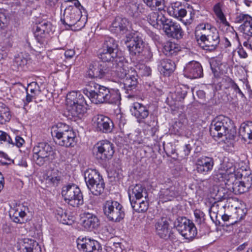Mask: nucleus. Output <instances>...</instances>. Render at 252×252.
I'll return each mask as SVG.
<instances>
[{
  "label": "nucleus",
  "instance_id": "nucleus-1",
  "mask_svg": "<svg viewBox=\"0 0 252 252\" xmlns=\"http://www.w3.org/2000/svg\"><path fill=\"white\" fill-rule=\"evenodd\" d=\"M234 172L233 163L224 160L218 169L215 171L213 178L216 181L224 182L226 188L235 194L248 191L242 181L237 180Z\"/></svg>",
  "mask_w": 252,
  "mask_h": 252
},
{
  "label": "nucleus",
  "instance_id": "nucleus-2",
  "mask_svg": "<svg viewBox=\"0 0 252 252\" xmlns=\"http://www.w3.org/2000/svg\"><path fill=\"white\" fill-rule=\"evenodd\" d=\"M118 62L119 64H117L120 68L115 72L117 76L123 79L124 88L126 93L128 94L127 97L131 98L134 95L133 91L137 85V72L132 69H128L125 58H121Z\"/></svg>",
  "mask_w": 252,
  "mask_h": 252
},
{
  "label": "nucleus",
  "instance_id": "nucleus-3",
  "mask_svg": "<svg viewBox=\"0 0 252 252\" xmlns=\"http://www.w3.org/2000/svg\"><path fill=\"white\" fill-rule=\"evenodd\" d=\"M210 131L214 137L220 138L224 136L228 139H233L236 134V130L231 120L223 115L219 116L212 121Z\"/></svg>",
  "mask_w": 252,
  "mask_h": 252
},
{
  "label": "nucleus",
  "instance_id": "nucleus-4",
  "mask_svg": "<svg viewBox=\"0 0 252 252\" xmlns=\"http://www.w3.org/2000/svg\"><path fill=\"white\" fill-rule=\"evenodd\" d=\"M87 18L83 17L80 9L76 7L69 6L63 12L61 21L67 30L79 31L83 28L87 22Z\"/></svg>",
  "mask_w": 252,
  "mask_h": 252
},
{
  "label": "nucleus",
  "instance_id": "nucleus-5",
  "mask_svg": "<svg viewBox=\"0 0 252 252\" xmlns=\"http://www.w3.org/2000/svg\"><path fill=\"white\" fill-rule=\"evenodd\" d=\"M55 157V151L48 143L40 142L33 148L32 160L38 166L51 163Z\"/></svg>",
  "mask_w": 252,
  "mask_h": 252
},
{
  "label": "nucleus",
  "instance_id": "nucleus-6",
  "mask_svg": "<svg viewBox=\"0 0 252 252\" xmlns=\"http://www.w3.org/2000/svg\"><path fill=\"white\" fill-rule=\"evenodd\" d=\"M62 194L65 202L73 207H78L84 203L82 193L75 184L64 186L62 188Z\"/></svg>",
  "mask_w": 252,
  "mask_h": 252
},
{
  "label": "nucleus",
  "instance_id": "nucleus-7",
  "mask_svg": "<svg viewBox=\"0 0 252 252\" xmlns=\"http://www.w3.org/2000/svg\"><path fill=\"white\" fill-rule=\"evenodd\" d=\"M195 36L199 46L207 51H214L220 42L219 32L216 28H213L208 33H201L200 36Z\"/></svg>",
  "mask_w": 252,
  "mask_h": 252
},
{
  "label": "nucleus",
  "instance_id": "nucleus-8",
  "mask_svg": "<svg viewBox=\"0 0 252 252\" xmlns=\"http://www.w3.org/2000/svg\"><path fill=\"white\" fill-rule=\"evenodd\" d=\"M104 215L110 221L120 222L125 216L123 206L117 201L108 200L103 205Z\"/></svg>",
  "mask_w": 252,
  "mask_h": 252
},
{
  "label": "nucleus",
  "instance_id": "nucleus-9",
  "mask_svg": "<svg viewBox=\"0 0 252 252\" xmlns=\"http://www.w3.org/2000/svg\"><path fill=\"white\" fill-rule=\"evenodd\" d=\"M51 32H52V25L50 22L43 21L37 25L34 36L38 44L37 46L40 49H43L48 44Z\"/></svg>",
  "mask_w": 252,
  "mask_h": 252
},
{
  "label": "nucleus",
  "instance_id": "nucleus-10",
  "mask_svg": "<svg viewBox=\"0 0 252 252\" xmlns=\"http://www.w3.org/2000/svg\"><path fill=\"white\" fill-rule=\"evenodd\" d=\"M96 158L102 161L111 159L114 153V147L110 141L105 140L98 142L94 147Z\"/></svg>",
  "mask_w": 252,
  "mask_h": 252
},
{
  "label": "nucleus",
  "instance_id": "nucleus-11",
  "mask_svg": "<svg viewBox=\"0 0 252 252\" xmlns=\"http://www.w3.org/2000/svg\"><path fill=\"white\" fill-rule=\"evenodd\" d=\"M180 194V190L177 184L170 179L165 181L159 192V199L162 202L172 200Z\"/></svg>",
  "mask_w": 252,
  "mask_h": 252
},
{
  "label": "nucleus",
  "instance_id": "nucleus-12",
  "mask_svg": "<svg viewBox=\"0 0 252 252\" xmlns=\"http://www.w3.org/2000/svg\"><path fill=\"white\" fill-rule=\"evenodd\" d=\"M97 103L96 104L108 103L111 104H118L121 98L118 90L107 88L104 86L101 88Z\"/></svg>",
  "mask_w": 252,
  "mask_h": 252
},
{
  "label": "nucleus",
  "instance_id": "nucleus-13",
  "mask_svg": "<svg viewBox=\"0 0 252 252\" xmlns=\"http://www.w3.org/2000/svg\"><path fill=\"white\" fill-rule=\"evenodd\" d=\"M98 57L102 60L101 62L106 63L109 68H111L114 71L120 68L118 60L121 58H125L123 56L118 55V52L114 51H110L102 48L100 49Z\"/></svg>",
  "mask_w": 252,
  "mask_h": 252
},
{
  "label": "nucleus",
  "instance_id": "nucleus-14",
  "mask_svg": "<svg viewBox=\"0 0 252 252\" xmlns=\"http://www.w3.org/2000/svg\"><path fill=\"white\" fill-rule=\"evenodd\" d=\"M125 43L132 55L139 54L143 48V41L141 37L135 33H128L126 35Z\"/></svg>",
  "mask_w": 252,
  "mask_h": 252
},
{
  "label": "nucleus",
  "instance_id": "nucleus-15",
  "mask_svg": "<svg viewBox=\"0 0 252 252\" xmlns=\"http://www.w3.org/2000/svg\"><path fill=\"white\" fill-rule=\"evenodd\" d=\"M176 229L187 239H192L197 235L196 228L194 223L186 218L178 221Z\"/></svg>",
  "mask_w": 252,
  "mask_h": 252
},
{
  "label": "nucleus",
  "instance_id": "nucleus-16",
  "mask_svg": "<svg viewBox=\"0 0 252 252\" xmlns=\"http://www.w3.org/2000/svg\"><path fill=\"white\" fill-rule=\"evenodd\" d=\"M110 71L106 63L93 61L89 65L86 75L89 78H103Z\"/></svg>",
  "mask_w": 252,
  "mask_h": 252
},
{
  "label": "nucleus",
  "instance_id": "nucleus-17",
  "mask_svg": "<svg viewBox=\"0 0 252 252\" xmlns=\"http://www.w3.org/2000/svg\"><path fill=\"white\" fill-rule=\"evenodd\" d=\"M156 234L160 238L165 240L168 239L175 240L176 237L174 233L169 228V223L166 218H161L155 223Z\"/></svg>",
  "mask_w": 252,
  "mask_h": 252
},
{
  "label": "nucleus",
  "instance_id": "nucleus-18",
  "mask_svg": "<svg viewBox=\"0 0 252 252\" xmlns=\"http://www.w3.org/2000/svg\"><path fill=\"white\" fill-rule=\"evenodd\" d=\"M214 164L215 161L213 158L202 156L195 160V170L199 174L207 175L213 170Z\"/></svg>",
  "mask_w": 252,
  "mask_h": 252
},
{
  "label": "nucleus",
  "instance_id": "nucleus-19",
  "mask_svg": "<svg viewBox=\"0 0 252 252\" xmlns=\"http://www.w3.org/2000/svg\"><path fill=\"white\" fill-rule=\"evenodd\" d=\"M129 21L125 18L116 17L110 27L112 32L118 34H126L131 33Z\"/></svg>",
  "mask_w": 252,
  "mask_h": 252
},
{
  "label": "nucleus",
  "instance_id": "nucleus-20",
  "mask_svg": "<svg viewBox=\"0 0 252 252\" xmlns=\"http://www.w3.org/2000/svg\"><path fill=\"white\" fill-rule=\"evenodd\" d=\"M77 247L82 252H100L101 247L97 241L89 238H78Z\"/></svg>",
  "mask_w": 252,
  "mask_h": 252
},
{
  "label": "nucleus",
  "instance_id": "nucleus-21",
  "mask_svg": "<svg viewBox=\"0 0 252 252\" xmlns=\"http://www.w3.org/2000/svg\"><path fill=\"white\" fill-rule=\"evenodd\" d=\"M185 77L190 79H196L203 76V68L199 63L192 61L187 63L184 69Z\"/></svg>",
  "mask_w": 252,
  "mask_h": 252
},
{
  "label": "nucleus",
  "instance_id": "nucleus-22",
  "mask_svg": "<svg viewBox=\"0 0 252 252\" xmlns=\"http://www.w3.org/2000/svg\"><path fill=\"white\" fill-rule=\"evenodd\" d=\"M104 86L99 85L94 81H91L86 83L85 88L83 90V92L91 100V101L96 104L98 97L101 92V88Z\"/></svg>",
  "mask_w": 252,
  "mask_h": 252
},
{
  "label": "nucleus",
  "instance_id": "nucleus-23",
  "mask_svg": "<svg viewBox=\"0 0 252 252\" xmlns=\"http://www.w3.org/2000/svg\"><path fill=\"white\" fill-rule=\"evenodd\" d=\"M164 32L169 37L177 39H181L183 36V31L180 25L171 20L166 21L163 28Z\"/></svg>",
  "mask_w": 252,
  "mask_h": 252
},
{
  "label": "nucleus",
  "instance_id": "nucleus-24",
  "mask_svg": "<svg viewBox=\"0 0 252 252\" xmlns=\"http://www.w3.org/2000/svg\"><path fill=\"white\" fill-rule=\"evenodd\" d=\"M131 114L136 119L139 123L144 122V120L148 117L149 111L148 108L143 104L134 102L130 109Z\"/></svg>",
  "mask_w": 252,
  "mask_h": 252
},
{
  "label": "nucleus",
  "instance_id": "nucleus-25",
  "mask_svg": "<svg viewBox=\"0 0 252 252\" xmlns=\"http://www.w3.org/2000/svg\"><path fill=\"white\" fill-rule=\"evenodd\" d=\"M97 130L103 133L111 132L113 128V123L108 117L100 115H98L94 121Z\"/></svg>",
  "mask_w": 252,
  "mask_h": 252
},
{
  "label": "nucleus",
  "instance_id": "nucleus-26",
  "mask_svg": "<svg viewBox=\"0 0 252 252\" xmlns=\"http://www.w3.org/2000/svg\"><path fill=\"white\" fill-rule=\"evenodd\" d=\"M83 226L88 231L96 229L99 225V220L97 216L89 212H84L82 214Z\"/></svg>",
  "mask_w": 252,
  "mask_h": 252
},
{
  "label": "nucleus",
  "instance_id": "nucleus-27",
  "mask_svg": "<svg viewBox=\"0 0 252 252\" xmlns=\"http://www.w3.org/2000/svg\"><path fill=\"white\" fill-rule=\"evenodd\" d=\"M236 22L241 24L240 30L247 35L252 34V18L248 14H240L236 18Z\"/></svg>",
  "mask_w": 252,
  "mask_h": 252
},
{
  "label": "nucleus",
  "instance_id": "nucleus-28",
  "mask_svg": "<svg viewBox=\"0 0 252 252\" xmlns=\"http://www.w3.org/2000/svg\"><path fill=\"white\" fill-rule=\"evenodd\" d=\"M29 212L27 206L19 205L16 208H12L10 210L9 216L14 222L22 223L25 220V217Z\"/></svg>",
  "mask_w": 252,
  "mask_h": 252
},
{
  "label": "nucleus",
  "instance_id": "nucleus-29",
  "mask_svg": "<svg viewBox=\"0 0 252 252\" xmlns=\"http://www.w3.org/2000/svg\"><path fill=\"white\" fill-rule=\"evenodd\" d=\"M128 196L130 202L136 200H139L144 197L145 199L148 196L147 192L145 187L141 184H136L131 186L128 189Z\"/></svg>",
  "mask_w": 252,
  "mask_h": 252
},
{
  "label": "nucleus",
  "instance_id": "nucleus-30",
  "mask_svg": "<svg viewBox=\"0 0 252 252\" xmlns=\"http://www.w3.org/2000/svg\"><path fill=\"white\" fill-rule=\"evenodd\" d=\"M67 106L87 104L83 95L79 92L72 91L69 93L66 97Z\"/></svg>",
  "mask_w": 252,
  "mask_h": 252
},
{
  "label": "nucleus",
  "instance_id": "nucleus-31",
  "mask_svg": "<svg viewBox=\"0 0 252 252\" xmlns=\"http://www.w3.org/2000/svg\"><path fill=\"white\" fill-rule=\"evenodd\" d=\"M75 133L72 130L69 131V132L65 133L61 137L56 139L55 142L62 146H65L66 147H73L75 144Z\"/></svg>",
  "mask_w": 252,
  "mask_h": 252
},
{
  "label": "nucleus",
  "instance_id": "nucleus-32",
  "mask_svg": "<svg viewBox=\"0 0 252 252\" xmlns=\"http://www.w3.org/2000/svg\"><path fill=\"white\" fill-rule=\"evenodd\" d=\"M72 130V128L69 125L63 123H58L52 126L51 128V134L56 139Z\"/></svg>",
  "mask_w": 252,
  "mask_h": 252
},
{
  "label": "nucleus",
  "instance_id": "nucleus-33",
  "mask_svg": "<svg viewBox=\"0 0 252 252\" xmlns=\"http://www.w3.org/2000/svg\"><path fill=\"white\" fill-rule=\"evenodd\" d=\"M62 173L58 170L48 172L45 178L46 184L49 187L58 186L62 180Z\"/></svg>",
  "mask_w": 252,
  "mask_h": 252
},
{
  "label": "nucleus",
  "instance_id": "nucleus-34",
  "mask_svg": "<svg viewBox=\"0 0 252 252\" xmlns=\"http://www.w3.org/2000/svg\"><path fill=\"white\" fill-rule=\"evenodd\" d=\"M102 177L96 170L88 169L84 173V178L86 185L89 188L93 183L99 182Z\"/></svg>",
  "mask_w": 252,
  "mask_h": 252
},
{
  "label": "nucleus",
  "instance_id": "nucleus-35",
  "mask_svg": "<svg viewBox=\"0 0 252 252\" xmlns=\"http://www.w3.org/2000/svg\"><path fill=\"white\" fill-rule=\"evenodd\" d=\"M239 134L245 141L247 139L252 140V121H248L241 124Z\"/></svg>",
  "mask_w": 252,
  "mask_h": 252
},
{
  "label": "nucleus",
  "instance_id": "nucleus-36",
  "mask_svg": "<svg viewBox=\"0 0 252 252\" xmlns=\"http://www.w3.org/2000/svg\"><path fill=\"white\" fill-rule=\"evenodd\" d=\"M174 62L169 59H163L160 62L159 69L164 75H169L175 69Z\"/></svg>",
  "mask_w": 252,
  "mask_h": 252
},
{
  "label": "nucleus",
  "instance_id": "nucleus-37",
  "mask_svg": "<svg viewBox=\"0 0 252 252\" xmlns=\"http://www.w3.org/2000/svg\"><path fill=\"white\" fill-rule=\"evenodd\" d=\"M131 207L133 209L138 213H144L148 209L149 203L147 200V198L145 199V200L140 201L139 200H136L130 202Z\"/></svg>",
  "mask_w": 252,
  "mask_h": 252
},
{
  "label": "nucleus",
  "instance_id": "nucleus-38",
  "mask_svg": "<svg viewBox=\"0 0 252 252\" xmlns=\"http://www.w3.org/2000/svg\"><path fill=\"white\" fill-rule=\"evenodd\" d=\"M20 245H23L30 249L32 252H41V248L38 243L34 240L29 238H24L18 241Z\"/></svg>",
  "mask_w": 252,
  "mask_h": 252
},
{
  "label": "nucleus",
  "instance_id": "nucleus-39",
  "mask_svg": "<svg viewBox=\"0 0 252 252\" xmlns=\"http://www.w3.org/2000/svg\"><path fill=\"white\" fill-rule=\"evenodd\" d=\"M87 104L67 106L68 112L72 117H79L86 111Z\"/></svg>",
  "mask_w": 252,
  "mask_h": 252
},
{
  "label": "nucleus",
  "instance_id": "nucleus-40",
  "mask_svg": "<svg viewBox=\"0 0 252 252\" xmlns=\"http://www.w3.org/2000/svg\"><path fill=\"white\" fill-rule=\"evenodd\" d=\"M179 51L180 47L178 45L172 42H166L163 48V53L167 56L176 55Z\"/></svg>",
  "mask_w": 252,
  "mask_h": 252
},
{
  "label": "nucleus",
  "instance_id": "nucleus-41",
  "mask_svg": "<svg viewBox=\"0 0 252 252\" xmlns=\"http://www.w3.org/2000/svg\"><path fill=\"white\" fill-rule=\"evenodd\" d=\"M105 183L103 178L99 179V182L94 183L88 189L94 195H99L104 191Z\"/></svg>",
  "mask_w": 252,
  "mask_h": 252
},
{
  "label": "nucleus",
  "instance_id": "nucleus-42",
  "mask_svg": "<svg viewBox=\"0 0 252 252\" xmlns=\"http://www.w3.org/2000/svg\"><path fill=\"white\" fill-rule=\"evenodd\" d=\"M117 42L113 38L107 37L105 38L102 48L110 51H118Z\"/></svg>",
  "mask_w": 252,
  "mask_h": 252
},
{
  "label": "nucleus",
  "instance_id": "nucleus-43",
  "mask_svg": "<svg viewBox=\"0 0 252 252\" xmlns=\"http://www.w3.org/2000/svg\"><path fill=\"white\" fill-rule=\"evenodd\" d=\"M147 6L142 3H134L132 4L131 7L134 11L135 14L140 15L141 14L146 16L148 10Z\"/></svg>",
  "mask_w": 252,
  "mask_h": 252
},
{
  "label": "nucleus",
  "instance_id": "nucleus-44",
  "mask_svg": "<svg viewBox=\"0 0 252 252\" xmlns=\"http://www.w3.org/2000/svg\"><path fill=\"white\" fill-rule=\"evenodd\" d=\"M11 117L10 110L8 107L2 108L0 110V124H4L9 122Z\"/></svg>",
  "mask_w": 252,
  "mask_h": 252
},
{
  "label": "nucleus",
  "instance_id": "nucleus-45",
  "mask_svg": "<svg viewBox=\"0 0 252 252\" xmlns=\"http://www.w3.org/2000/svg\"><path fill=\"white\" fill-rule=\"evenodd\" d=\"M162 7H158V11H152L146 16L148 22L154 27H156L157 26V20L158 17V15L159 13V11L162 10Z\"/></svg>",
  "mask_w": 252,
  "mask_h": 252
},
{
  "label": "nucleus",
  "instance_id": "nucleus-46",
  "mask_svg": "<svg viewBox=\"0 0 252 252\" xmlns=\"http://www.w3.org/2000/svg\"><path fill=\"white\" fill-rule=\"evenodd\" d=\"M146 5L150 7L152 9L157 7H163V0H143Z\"/></svg>",
  "mask_w": 252,
  "mask_h": 252
},
{
  "label": "nucleus",
  "instance_id": "nucleus-47",
  "mask_svg": "<svg viewBox=\"0 0 252 252\" xmlns=\"http://www.w3.org/2000/svg\"><path fill=\"white\" fill-rule=\"evenodd\" d=\"M29 91L34 95L38 94L41 92L40 86L36 82H32L28 85L27 92Z\"/></svg>",
  "mask_w": 252,
  "mask_h": 252
},
{
  "label": "nucleus",
  "instance_id": "nucleus-48",
  "mask_svg": "<svg viewBox=\"0 0 252 252\" xmlns=\"http://www.w3.org/2000/svg\"><path fill=\"white\" fill-rule=\"evenodd\" d=\"M234 174L235 175V177L237 178H241L242 179H244V178H247L250 176H252V171L249 169H245V170L240 169L236 172L235 171Z\"/></svg>",
  "mask_w": 252,
  "mask_h": 252
},
{
  "label": "nucleus",
  "instance_id": "nucleus-49",
  "mask_svg": "<svg viewBox=\"0 0 252 252\" xmlns=\"http://www.w3.org/2000/svg\"><path fill=\"white\" fill-rule=\"evenodd\" d=\"M138 69V73L141 76H148L151 74V68L145 64H141L136 67Z\"/></svg>",
  "mask_w": 252,
  "mask_h": 252
},
{
  "label": "nucleus",
  "instance_id": "nucleus-50",
  "mask_svg": "<svg viewBox=\"0 0 252 252\" xmlns=\"http://www.w3.org/2000/svg\"><path fill=\"white\" fill-rule=\"evenodd\" d=\"M229 84V87L231 88L236 93L239 94L242 97L245 96L244 94L242 93L237 84L231 78H228L226 80Z\"/></svg>",
  "mask_w": 252,
  "mask_h": 252
},
{
  "label": "nucleus",
  "instance_id": "nucleus-51",
  "mask_svg": "<svg viewBox=\"0 0 252 252\" xmlns=\"http://www.w3.org/2000/svg\"><path fill=\"white\" fill-rule=\"evenodd\" d=\"M4 143L8 144H13V140L6 132L0 130V144Z\"/></svg>",
  "mask_w": 252,
  "mask_h": 252
},
{
  "label": "nucleus",
  "instance_id": "nucleus-52",
  "mask_svg": "<svg viewBox=\"0 0 252 252\" xmlns=\"http://www.w3.org/2000/svg\"><path fill=\"white\" fill-rule=\"evenodd\" d=\"M168 20V19L166 18L164 16V14L162 13V10H160L157 20V26L155 28H158V26H162V28H163L164 24L166 23V21Z\"/></svg>",
  "mask_w": 252,
  "mask_h": 252
},
{
  "label": "nucleus",
  "instance_id": "nucleus-53",
  "mask_svg": "<svg viewBox=\"0 0 252 252\" xmlns=\"http://www.w3.org/2000/svg\"><path fill=\"white\" fill-rule=\"evenodd\" d=\"M210 64L212 72L216 75L219 71L220 66L221 65L220 61L217 60H212Z\"/></svg>",
  "mask_w": 252,
  "mask_h": 252
},
{
  "label": "nucleus",
  "instance_id": "nucleus-54",
  "mask_svg": "<svg viewBox=\"0 0 252 252\" xmlns=\"http://www.w3.org/2000/svg\"><path fill=\"white\" fill-rule=\"evenodd\" d=\"M194 216L196 219V222L199 224H204V214L200 210L196 209L194 212Z\"/></svg>",
  "mask_w": 252,
  "mask_h": 252
},
{
  "label": "nucleus",
  "instance_id": "nucleus-55",
  "mask_svg": "<svg viewBox=\"0 0 252 252\" xmlns=\"http://www.w3.org/2000/svg\"><path fill=\"white\" fill-rule=\"evenodd\" d=\"M235 215H238V217L236 218V220H233V219L230 220L229 221H228L229 223L226 225H233L243 219L244 217H245V214L243 213V210L240 209H239L237 210L236 212L235 213Z\"/></svg>",
  "mask_w": 252,
  "mask_h": 252
},
{
  "label": "nucleus",
  "instance_id": "nucleus-56",
  "mask_svg": "<svg viewBox=\"0 0 252 252\" xmlns=\"http://www.w3.org/2000/svg\"><path fill=\"white\" fill-rule=\"evenodd\" d=\"M197 28L203 31L201 33H208L212 31L213 28H216L208 23H205L199 24L197 26Z\"/></svg>",
  "mask_w": 252,
  "mask_h": 252
},
{
  "label": "nucleus",
  "instance_id": "nucleus-57",
  "mask_svg": "<svg viewBox=\"0 0 252 252\" xmlns=\"http://www.w3.org/2000/svg\"><path fill=\"white\" fill-rule=\"evenodd\" d=\"M182 6V3L181 2L176 1L171 3L169 11L170 13H172L173 16L176 14V13L180 9Z\"/></svg>",
  "mask_w": 252,
  "mask_h": 252
},
{
  "label": "nucleus",
  "instance_id": "nucleus-58",
  "mask_svg": "<svg viewBox=\"0 0 252 252\" xmlns=\"http://www.w3.org/2000/svg\"><path fill=\"white\" fill-rule=\"evenodd\" d=\"M241 181L248 191H249L252 189V176H250L247 178H244Z\"/></svg>",
  "mask_w": 252,
  "mask_h": 252
},
{
  "label": "nucleus",
  "instance_id": "nucleus-59",
  "mask_svg": "<svg viewBox=\"0 0 252 252\" xmlns=\"http://www.w3.org/2000/svg\"><path fill=\"white\" fill-rule=\"evenodd\" d=\"M218 20H217V22H220V24L226 27H229L230 24L227 21L225 15L223 13L220 14L216 15Z\"/></svg>",
  "mask_w": 252,
  "mask_h": 252
},
{
  "label": "nucleus",
  "instance_id": "nucleus-60",
  "mask_svg": "<svg viewBox=\"0 0 252 252\" xmlns=\"http://www.w3.org/2000/svg\"><path fill=\"white\" fill-rule=\"evenodd\" d=\"M25 143V140L23 138L20 136H16L15 137V141H13V144H9L12 146L15 145L18 148L21 147L24 143Z\"/></svg>",
  "mask_w": 252,
  "mask_h": 252
},
{
  "label": "nucleus",
  "instance_id": "nucleus-61",
  "mask_svg": "<svg viewBox=\"0 0 252 252\" xmlns=\"http://www.w3.org/2000/svg\"><path fill=\"white\" fill-rule=\"evenodd\" d=\"M187 13V10L185 8L181 7L173 16L177 18H180L181 20L182 18L186 16Z\"/></svg>",
  "mask_w": 252,
  "mask_h": 252
},
{
  "label": "nucleus",
  "instance_id": "nucleus-62",
  "mask_svg": "<svg viewBox=\"0 0 252 252\" xmlns=\"http://www.w3.org/2000/svg\"><path fill=\"white\" fill-rule=\"evenodd\" d=\"M60 213H58L57 219L63 224H68V222L66 221L65 218L66 215L64 212L63 210L59 211Z\"/></svg>",
  "mask_w": 252,
  "mask_h": 252
},
{
  "label": "nucleus",
  "instance_id": "nucleus-63",
  "mask_svg": "<svg viewBox=\"0 0 252 252\" xmlns=\"http://www.w3.org/2000/svg\"><path fill=\"white\" fill-rule=\"evenodd\" d=\"M16 248L18 252H32L30 248L23 245H20L18 242H17Z\"/></svg>",
  "mask_w": 252,
  "mask_h": 252
},
{
  "label": "nucleus",
  "instance_id": "nucleus-64",
  "mask_svg": "<svg viewBox=\"0 0 252 252\" xmlns=\"http://www.w3.org/2000/svg\"><path fill=\"white\" fill-rule=\"evenodd\" d=\"M248 35L249 36V37L247 40L243 43V45L252 51V34Z\"/></svg>",
  "mask_w": 252,
  "mask_h": 252
}]
</instances>
